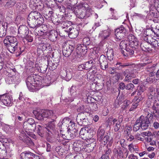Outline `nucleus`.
<instances>
[{
	"label": "nucleus",
	"mask_w": 159,
	"mask_h": 159,
	"mask_svg": "<svg viewBox=\"0 0 159 159\" xmlns=\"http://www.w3.org/2000/svg\"><path fill=\"white\" fill-rule=\"evenodd\" d=\"M51 111L52 112V113L50 114H49V116L48 117H49L50 118H52V122H53L55 121V120L57 119V117L56 115L54 114L53 111Z\"/></svg>",
	"instance_id": "obj_54"
},
{
	"label": "nucleus",
	"mask_w": 159,
	"mask_h": 159,
	"mask_svg": "<svg viewBox=\"0 0 159 159\" xmlns=\"http://www.w3.org/2000/svg\"><path fill=\"white\" fill-rule=\"evenodd\" d=\"M23 127L25 132L28 134L34 131L36 126L35 120L32 118H29L24 123Z\"/></svg>",
	"instance_id": "obj_3"
},
{
	"label": "nucleus",
	"mask_w": 159,
	"mask_h": 159,
	"mask_svg": "<svg viewBox=\"0 0 159 159\" xmlns=\"http://www.w3.org/2000/svg\"><path fill=\"white\" fill-rule=\"evenodd\" d=\"M134 49L129 45V47L127 48L124 50L122 51V53L125 57H129L133 55L134 54Z\"/></svg>",
	"instance_id": "obj_24"
},
{
	"label": "nucleus",
	"mask_w": 159,
	"mask_h": 159,
	"mask_svg": "<svg viewBox=\"0 0 159 159\" xmlns=\"http://www.w3.org/2000/svg\"><path fill=\"white\" fill-rule=\"evenodd\" d=\"M24 137L23 138H22L20 137V139L23 141L25 143L27 144L28 145H29L32 142L30 139L27 137L25 134H24Z\"/></svg>",
	"instance_id": "obj_49"
},
{
	"label": "nucleus",
	"mask_w": 159,
	"mask_h": 159,
	"mask_svg": "<svg viewBox=\"0 0 159 159\" xmlns=\"http://www.w3.org/2000/svg\"><path fill=\"white\" fill-rule=\"evenodd\" d=\"M111 152V149L107 148L104 151V153L102 155L107 156L109 157V155Z\"/></svg>",
	"instance_id": "obj_59"
},
{
	"label": "nucleus",
	"mask_w": 159,
	"mask_h": 159,
	"mask_svg": "<svg viewBox=\"0 0 159 159\" xmlns=\"http://www.w3.org/2000/svg\"><path fill=\"white\" fill-rule=\"evenodd\" d=\"M58 33L55 30L51 31L49 34V39L52 42H55L57 40Z\"/></svg>",
	"instance_id": "obj_26"
},
{
	"label": "nucleus",
	"mask_w": 159,
	"mask_h": 159,
	"mask_svg": "<svg viewBox=\"0 0 159 159\" xmlns=\"http://www.w3.org/2000/svg\"><path fill=\"white\" fill-rule=\"evenodd\" d=\"M156 65L154 64L151 66L150 65L148 66L146 68V70L148 72H149L148 74L149 76L147 80L150 82H153L154 81L156 80V71H155V66Z\"/></svg>",
	"instance_id": "obj_5"
},
{
	"label": "nucleus",
	"mask_w": 159,
	"mask_h": 159,
	"mask_svg": "<svg viewBox=\"0 0 159 159\" xmlns=\"http://www.w3.org/2000/svg\"><path fill=\"white\" fill-rule=\"evenodd\" d=\"M127 31L125 28L121 26L115 30V39L116 41H119L126 35Z\"/></svg>",
	"instance_id": "obj_6"
},
{
	"label": "nucleus",
	"mask_w": 159,
	"mask_h": 159,
	"mask_svg": "<svg viewBox=\"0 0 159 159\" xmlns=\"http://www.w3.org/2000/svg\"><path fill=\"white\" fill-rule=\"evenodd\" d=\"M61 22H57L59 24H61L62 25H63L62 26L63 28L66 29L65 30H64L65 31L68 32V30H67L69 28H71L72 27L71 26V22L70 21H69L68 20H66L62 22L60 21Z\"/></svg>",
	"instance_id": "obj_30"
},
{
	"label": "nucleus",
	"mask_w": 159,
	"mask_h": 159,
	"mask_svg": "<svg viewBox=\"0 0 159 159\" xmlns=\"http://www.w3.org/2000/svg\"><path fill=\"white\" fill-rule=\"evenodd\" d=\"M82 55L78 51H77L76 50V52H74L72 54V57L74 59H77L79 57V56H81Z\"/></svg>",
	"instance_id": "obj_60"
},
{
	"label": "nucleus",
	"mask_w": 159,
	"mask_h": 159,
	"mask_svg": "<svg viewBox=\"0 0 159 159\" xmlns=\"http://www.w3.org/2000/svg\"><path fill=\"white\" fill-rule=\"evenodd\" d=\"M16 6L17 9L19 10V11L22 13L25 12L27 8L26 5L24 3H17Z\"/></svg>",
	"instance_id": "obj_32"
},
{
	"label": "nucleus",
	"mask_w": 159,
	"mask_h": 159,
	"mask_svg": "<svg viewBox=\"0 0 159 159\" xmlns=\"http://www.w3.org/2000/svg\"><path fill=\"white\" fill-rule=\"evenodd\" d=\"M140 127H141V124L138 118L134 125L133 130L134 131H137L139 129Z\"/></svg>",
	"instance_id": "obj_46"
},
{
	"label": "nucleus",
	"mask_w": 159,
	"mask_h": 159,
	"mask_svg": "<svg viewBox=\"0 0 159 159\" xmlns=\"http://www.w3.org/2000/svg\"><path fill=\"white\" fill-rule=\"evenodd\" d=\"M74 128V129L71 130V129H70V130H69L67 132V136L69 140H71L73 139L76 137L78 134V130L77 129H75Z\"/></svg>",
	"instance_id": "obj_28"
},
{
	"label": "nucleus",
	"mask_w": 159,
	"mask_h": 159,
	"mask_svg": "<svg viewBox=\"0 0 159 159\" xmlns=\"http://www.w3.org/2000/svg\"><path fill=\"white\" fill-rule=\"evenodd\" d=\"M155 94V92L154 89L153 88H151L148 94V99H152L154 97Z\"/></svg>",
	"instance_id": "obj_44"
},
{
	"label": "nucleus",
	"mask_w": 159,
	"mask_h": 159,
	"mask_svg": "<svg viewBox=\"0 0 159 159\" xmlns=\"http://www.w3.org/2000/svg\"><path fill=\"white\" fill-rule=\"evenodd\" d=\"M29 32V29L25 25H20L18 29V33L21 38L25 37L28 34Z\"/></svg>",
	"instance_id": "obj_16"
},
{
	"label": "nucleus",
	"mask_w": 159,
	"mask_h": 159,
	"mask_svg": "<svg viewBox=\"0 0 159 159\" xmlns=\"http://www.w3.org/2000/svg\"><path fill=\"white\" fill-rule=\"evenodd\" d=\"M107 55L108 60L110 61L112 60L114 56V52L112 49L107 50Z\"/></svg>",
	"instance_id": "obj_40"
},
{
	"label": "nucleus",
	"mask_w": 159,
	"mask_h": 159,
	"mask_svg": "<svg viewBox=\"0 0 159 159\" xmlns=\"http://www.w3.org/2000/svg\"><path fill=\"white\" fill-rule=\"evenodd\" d=\"M95 146V143H91L88 144H86L85 143V145L84 146V150L83 151L86 152L88 153L90 152L93 150Z\"/></svg>",
	"instance_id": "obj_29"
},
{
	"label": "nucleus",
	"mask_w": 159,
	"mask_h": 159,
	"mask_svg": "<svg viewBox=\"0 0 159 159\" xmlns=\"http://www.w3.org/2000/svg\"><path fill=\"white\" fill-rule=\"evenodd\" d=\"M139 105V101H137L136 102H134L130 108L129 111H131L133 110L134 109L136 108L137 106Z\"/></svg>",
	"instance_id": "obj_57"
},
{
	"label": "nucleus",
	"mask_w": 159,
	"mask_h": 159,
	"mask_svg": "<svg viewBox=\"0 0 159 159\" xmlns=\"http://www.w3.org/2000/svg\"><path fill=\"white\" fill-rule=\"evenodd\" d=\"M77 88L76 86H72L70 89V97H68L67 99H65L66 102H71L73 101L74 99L76 97V95Z\"/></svg>",
	"instance_id": "obj_17"
},
{
	"label": "nucleus",
	"mask_w": 159,
	"mask_h": 159,
	"mask_svg": "<svg viewBox=\"0 0 159 159\" xmlns=\"http://www.w3.org/2000/svg\"><path fill=\"white\" fill-rule=\"evenodd\" d=\"M75 48V46L74 44L71 45H65L62 48L63 54L66 57H69Z\"/></svg>",
	"instance_id": "obj_12"
},
{
	"label": "nucleus",
	"mask_w": 159,
	"mask_h": 159,
	"mask_svg": "<svg viewBox=\"0 0 159 159\" xmlns=\"http://www.w3.org/2000/svg\"><path fill=\"white\" fill-rule=\"evenodd\" d=\"M33 153L29 151H25L21 153V159H31Z\"/></svg>",
	"instance_id": "obj_35"
},
{
	"label": "nucleus",
	"mask_w": 159,
	"mask_h": 159,
	"mask_svg": "<svg viewBox=\"0 0 159 159\" xmlns=\"http://www.w3.org/2000/svg\"><path fill=\"white\" fill-rule=\"evenodd\" d=\"M27 22L30 27L33 29L37 28L41 26L43 24L40 23L39 24L38 21H37L36 20L29 17H28Z\"/></svg>",
	"instance_id": "obj_19"
},
{
	"label": "nucleus",
	"mask_w": 159,
	"mask_h": 159,
	"mask_svg": "<svg viewBox=\"0 0 159 159\" xmlns=\"http://www.w3.org/2000/svg\"><path fill=\"white\" fill-rule=\"evenodd\" d=\"M86 130L85 129L82 128L79 132V135L80 137L84 140H85L86 139V135L87 134L88 132V129Z\"/></svg>",
	"instance_id": "obj_37"
},
{
	"label": "nucleus",
	"mask_w": 159,
	"mask_h": 159,
	"mask_svg": "<svg viewBox=\"0 0 159 159\" xmlns=\"http://www.w3.org/2000/svg\"><path fill=\"white\" fill-rule=\"evenodd\" d=\"M145 88L143 86H141L139 87V89L138 91L137 95L138 96L140 95L143 92Z\"/></svg>",
	"instance_id": "obj_56"
},
{
	"label": "nucleus",
	"mask_w": 159,
	"mask_h": 159,
	"mask_svg": "<svg viewBox=\"0 0 159 159\" xmlns=\"http://www.w3.org/2000/svg\"><path fill=\"white\" fill-rule=\"evenodd\" d=\"M114 153L117 154V156L118 158H123L124 157V154L122 150L120 147L115 148L113 150Z\"/></svg>",
	"instance_id": "obj_31"
},
{
	"label": "nucleus",
	"mask_w": 159,
	"mask_h": 159,
	"mask_svg": "<svg viewBox=\"0 0 159 159\" xmlns=\"http://www.w3.org/2000/svg\"><path fill=\"white\" fill-rule=\"evenodd\" d=\"M83 43H85L86 46V45H89L90 43V41L89 38L88 37H85L83 39Z\"/></svg>",
	"instance_id": "obj_53"
},
{
	"label": "nucleus",
	"mask_w": 159,
	"mask_h": 159,
	"mask_svg": "<svg viewBox=\"0 0 159 159\" xmlns=\"http://www.w3.org/2000/svg\"><path fill=\"white\" fill-rule=\"evenodd\" d=\"M77 122L79 125L82 126H87L89 125L88 119H85L82 120H77Z\"/></svg>",
	"instance_id": "obj_47"
},
{
	"label": "nucleus",
	"mask_w": 159,
	"mask_h": 159,
	"mask_svg": "<svg viewBox=\"0 0 159 159\" xmlns=\"http://www.w3.org/2000/svg\"><path fill=\"white\" fill-rule=\"evenodd\" d=\"M134 86L132 83H129L126 85V89L130 90H132L134 88Z\"/></svg>",
	"instance_id": "obj_55"
},
{
	"label": "nucleus",
	"mask_w": 159,
	"mask_h": 159,
	"mask_svg": "<svg viewBox=\"0 0 159 159\" xmlns=\"http://www.w3.org/2000/svg\"><path fill=\"white\" fill-rule=\"evenodd\" d=\"M144 111L145 112H146L147 113V116L146 117H144V118L147 117L148 119H149V121L150 122H152V119H153V117H154L153 115V112H151L150 113L149 112L150 110L149 109H146L144 110Z\"/></svg>",
	"instance_id": "obj_42"
},
{
	"label": "nucleus",
	"mask_w": 159,
	"mask_h": 159,
	"mask_svg": "<svg viewBox=\"0 0 159 159\" xmlns=\"http://www.w3.org/2000/svg\"><path fill=\"white\" fill-rule=\"evenodd\" d=\"M37 128V132L38 134L41 137H43L44 136V130L45 129V128L43 126L39 125H38Z\"/></svg>",
	"instance_id": "obj_39"
},
{
	"label": "nucleus",
	"mask_w": 159,
	"mask_h": 159,
	"mask_svg": "<svg viewBox=\"0 0 159 159\" xmlns=\"http://www.w3.org/2000/svg\"><path fill=\"white\" fill-rule=\"evenodd\" d=\"M111 33V31L109 30L102 31L99 33L98 37L102 40H105L108 38Z\"/></svg>",
	"instance_id": "obj_23"
},
{
	"label": "nucleus",
	"mask_w": 159,
	"mask_h": 159,
	"mask_svg": "<svg viewBox=\"0 0 159 159\" xmlns=\"http://www.w3.org/2000/svg\"><path fill=\"white\" fill-rule=\"evenodd\" d=\"M85 18H87L92 15L93 11L91 9L88 8L85 10Z\"/></svg>",
	"instance_id": "obj_52"
},
{
	"label": "nucleus",
	"mask_w": 159,
	"mask_h": 159,
	"mask_svg": "<svg viewBox=\"0 0 159 159\" xmlns=\"http://www.w3.org/2000/svg\"><path fill=\"white\" fill-rule=\"evenodd\" d=\"M146 33L147 34V37H145L144 39L145 41H148L152 47V49L157 48L158 47L157 42V40L153 38L150 34H152L154 33V34H156L155 32L153 30V29L151 28H148L146 30Z\"/></svg>",
	"instance_id": "obj_4"
},
{
	"label": "nucleus",
	"mask_w": 159,
	"mask_h": 159,
	"mask_svg": "<svg viewBox=\"0 0 159 159\" xmlns=\"http://www.w3.org/2000/svg\"><path fill=\"white\" fill-rule=\"evenodd\" d=\"M141 48L143 51L145 52H150L152 50V47L150 43L148 41H145L143 42L140 45Z\"/></svg>",
	"instance_id": "obj_22"
},
{
	"label": "nucleus",
	"mask_w": 159,
	"mask_h": 159,
	"mask_svg": "<svg viewBox=\"0 0 159 159\" xmlns=\"http://www.w3.org/2000/svg\"><path fill=\"white\" fill-rule=\"evenodd\" d=\"M119 117L120 118L118 121L115 118L113 119L112 121L113 125H114V130L116 132L117 131L120 129L123 120L122 116H120Z\"/></svg>",
	"instance_id": "obj_21"
},
{
	"label": "nucleus",
	"mask_w": 159,
	"mask_h": 159,
	"mask_svg": "<svg viewBox=\"0 0 159 159\" xmlns=\"http://www.w3.org/2000/svg\"><path fill=\"white\" fill-rule=\"evenodd\" d=\"M57 9L60 11V12H64L65 11V7L63 5L61 6L57 5Z\"/></svg>",
	"instance_id": "obj_64"
},
{
	"label": "nucleus",
	"mask_w": 159,
	"mask_h": 159,
	"mask_svg": "<svg viewBox=\"0 0 159 159\" xmlns=\"http://www.w3.org/2000/svg\"><path fill=\"white\" fill-rule=\"evenodd\" d=\"M28 17L38 21L39 23H43L44 22V18L40 13L37 11H31L28 15Z\"/></svg>",
	"instance_id": "obj_11"
},
{
	"label": "nucleus",
	"mask_w": 159,
	"mask_h": 159,
	"mask_svg": "<svg viewBox=\"0 0 159 159\" xmlns=\"http://www.w3.org/2000/svg\"><path fill=\"white\" fill-rule=\"evenodd\" d=\"M136 71V69H134L133 70L129 71L128 70H126L123 73V75L125 76L124 79L125 81H129L132 78L136 77V75L134 73V71Z\"/></svg>",
	"instance_id": "obj_15"
},
{
	"label": "nucleus",
	"mask_w": 159,
	"mask_h": 159,
	"mask_svg": "<svg viewBox=\"0 0 159 159\" xmlns=\"http://www.w3.org/2000/svg\"><path fill=\"white\" fill-rule=\"evenodd\" d=\"M93 62L90 61L84 63L85 70H88L91 68L93 65Z\"/></svg>",
	"instance_id": "obj_48"
},
{
	"label": "nucleus",
	"mask_w": 159,
	"mask_h": 159,
	"mask_svg": "<svg viewBox=\"0 0 159 159\" xmlns=\"http://www.w3.org/2000/svg\"><path fill=\"white\" fill-rule=\"evenodd\" d=\"M126 85L123 82L120 83L119 84V88L121 90H123L125 89H126Z\"/></svg>",
	"instance_id": "obj_63"
},
{
	"label": "nucleus",
	"mask_w": 159,
	"mask_h": 159,
	"mask_svg": "<svg viewBox=\"0 0 159 159\" xmlns=\"http://www.w3.org/2000/svg\"><path fill=\"white\" fill-rule=\"evenodd\" d=\"M99 61L102 70H105L108 68V62L106 57L103 55H102L100 56Z\"/></svg>",
	"instance_id": "obj_18"
},
{
	"label": "nucleus",
	"mask_w": 159,
	"mask_h": 159,
	"mask_svg": "<svg viewBox=\"0 0 159 159\" xmlns=\"http://www.w3.org/2000/svg\"><path fill=\"white\" fill-rule=\"evenodd\" d=\"M130 44L128 41L125 40H122L120 44V49H121V52H122V51L126 49L127 48L129 47Z\"/></svg>",
	"instance_id": "obj_33"
},
{
	"label": "nucleus",
	"mask_w": 159,
	"mask_h": 159,
	"mask_svg": "<svg viewBox=\"0 0 159 159\" xmlns=\"http://www.w3.org/2000/svg\"><path fill=\"white\" fill-rule=\"evenodd\" d=\"M68 33L69 37L71 39L76 38L78 35L79 33L78 28L77 29L76 28H69L67 30Z\"/></svg>",
	"instance_id": "obj_20"
},
{
	"label": "nucleus",
	"mask_w": 159,
	"mask_h": 159,
	"mask_svg": "<svg viewBox=\"0 0 159 159\" xmlns=\"http://www.w3.org/2000/svg\"><path fill=\"white\" fill-rule=\"evenodd\" d=\"M85 145V143L83 141H81L79 140H77L74 142L73 146L74 148H78V150L80 149V151L81 149L83 150L84 148V146Z\"/></svg>",
	"instance_id": "obj_27"
},
{
	"label": "nucleus",
	"mask_w": 159,
	"mask_h": 159,
	"mask_svg": "<svg viewBox=\"0 0 159 159\" xmlns=\"http://www.w3.org/2000/svg\"><path fill=\"white\" fill-rule=\"evenodd\" d=\"M123 101V99L121 97H119L115 101V107L118 108L119 105L121 104Z\"/></svg>",
	"instance_id": "obj_50"
},
{
	"label": "nucleus",
	"mask_w": 159,
	"mask_h": 159,
	"mask_svg": "<svg viewBox=\"0 0 159 159\" xmlns=\"http://www.w3.org/2000/svg\"><path fill=\"white\" fill-rule=\"evenodd\" d=\"M128 38L129 40L128 41L130 46L134 49H136L139 45V42L137 38L135 36L132 34H130L128 36Z\"/></svg>",
	"instance_id": "obj_14"
},
{
	"label": "nucleus",
	"mask_w": 159,
	"mask_h": 159,
	"mask_svg": "<svg viewBox=\"0 0 159 159\" xmlns=\"http://www.w3.org/2000/svg\"><path fill=\"white\" fill-rule=\"evenodd\" d=\"M38 48L42 51H45L47 49L45 43H40L38 46Z\"/></svg>",
	"instance_id": "obj_51"
},
{
	"label": "nucleus",
	"mask_w": 159,
	"mask_h": 159,
	"mask_svg": "<svg viewBox=\"0 0 159 159\" xmlns=\"http://www.w3.org/2000/svg\"><path fill=\"white\" fill-rule=\"evenodd\" d=\"M25 37V39L28 42H31L33 41V37L30 35H27Z\"/></svg>",
	"instance_id": "obj_58"
},
{
	"label": "nucleus",
	"mask_w": 159,
	"mask_h": 159,
	"mask_svg": "<svg viewBox=\"0 0 159 159\" xmlns=\"http://www.w3.org/2000/svg\"><path fill=\"white\" fill-rule=\"evenodd\" d=\"M71 122V119L68 117H65L64 118L62 121L61 123H59L58 124V126L60 127L61 125V127L62 126L67 127V125H68L70 123V122Z\"/></svg>",
	"instance_id": "obj_34"
},
{
	"label": "nucleus",
	"mask_w": 159,
	"mask_h": 159,
	"mask_svg": "<svg viewBox=\"0 0 159 159\" xmlns=\"http://www.w3.org/2000/svg\"><path fill=\"white\" fill-rule=\"evenodd\" d=\"M76 50L80 54L83 55H84L87 52L86 46L83 44L78 45L76 48Z\"/></svg>",
	"instance_id": "obj_25"
},
{
	"label": "nucleus",
	"mask_w": 159,
	"mask_h": 159,
	"mask_svg": "<svg viewBox=\"0 0 159 159\" xmlns=\"http://www.w3.org/2000/svg\"><path fill=\"white\" fill-rule=\"evenodd\" d=\"M131 65L129 63H122L120 62H118L115 65V67L118 69H120L125 67L131 66Z\"/></svg>",
	"instance_id": "obj_38"
},
{
	"label": "nucleus",
	"mask_w": 159,
	"mask_h": 159,
	"mask_svg": "<svg viewBox=\"0 0 159 159\" xmlns=\"http://www.w3.org/2000/svg\"><path fill=\"white\" fill-rule=\"evenodd\" d=\"M48 68V66L46 65H42L40 66H39L36 69L38 71L42 73H44L46 72Z\"/></svg>",
	"instance_id": "obj_43"
},
{
	"label": "nucleus",
	"mask_w": 159,
	"mask_h": 159,
	"mask_svg": "<svg viewBox=\"0 0 159 159\" xmlns=\"http://www.w3.org/2000/svg\"><path fill=\"white\" fill-rule=\"evenodd\" d=\"M48 64L47 66L48 68L52 70H55L58 64L57 63H53L52 61L50 60V58L48 60Z\"/></svg>",
	"instance_id": "obj_36"
},
{
	"label": "nucleus",
	"mask_w": 159,
	"mask_h": 159,
	"mask_svg": "<svg viewBox=\"0 0 159 159\" xmlns=\"http://www.w3.org/2000/svg\"><path fill=\"white\" fill-rule=\"evenodd\" d=\"M78 6H76L75 7H74L72 5H68L67 6V8L69 9L72 12H73L74 13H75V9L76 8V7H77Z\"/></svg>",
	"instance_id": "obj_61"
},
{
	"label": "nucleus",
	"mask_w": 159,
	"mask_h": 159,
	"mask_svg": "<svg viewBox=\"0 0 159 159\" xmlns=\"http://www.w3.org/2000/svg\"><path fill=\"white\" fill-rule=\"evenodd\" d=\"M152 112L154 117L157 119H158L159 118V110L155 111H153Z\"/></svg>",
	"instance_id": "obj_62"
},
{
	"label": "nucleus",
	"mask_w": 159,
	"mask_h": 159,
	"mask_svg": "<svg viewBox=\"0 0 159 159\" xmlns=\"http://www.w3.org/2000/svg\"><path fill=\"white\" fill-rule=\"evenodd\" d=\"M85 8L84 6L82 5H79L75 9V10L74 13L79 18L86 19Z\"/></svg>",
	"instance_id": "obj_9"
},
{
	"label": "nucleus",
	"mask_w": 159,
	"mask_h": 159,
	"mask_svg": "<svg viewBox=\"0 0 159 159\" xmlns=\"http://www.w3.org/2000/svg\"><path fill=\"white\" fill-rule=\"evenodd\" d=\"M98 140L104 145L108 143L107 145L111 146L113 142L112 138H110L108 133H105L104 130L99 128L97 131Z\"/></svg>",
	"instance_id": "obj_2"
},
{
	"label": "nucleus",
	"mask_w": 159,
	"mask_h": 159,
	"mask_svg": "<svg viewBox=\"0 0 159 159\" xmlns=\"http://www.w3.org/2000/svg\"><path fill=\"white\" fill-rule=\"evenodd\" d=\"M35 117L39 120H43L44 118H47L49 116V114L52 113L51 110L34 111L33 112Z\"/></svg>",
	"instance_id": "obj_7"
},
{
	"label": "nucleus",
	"mask_w": 159,
	"mask_h": 159,
	"mask_svg": "<svg viewBox=\"0 0 159 159\" xmlns=\"http://www.w3.org/2000/svg\"><path fill=\"white\" fill-rule=\"evenodd\" d=\"M27 86L30 90H31L35 87V84H40V81L34 78L33 74L29 76L26 81Z\"/></svg>",
	"instance_id": "obj_8"
},
{
	"label": "nucleus",
	"mask_w": 159,
	"mask_h": 159,
	"mask_svg": "<svg viewBox=\"0 0 159 159\" xmlns=\"http://www.w3.org/2000/svg\"><path fill=\"white\" fill-rule=\"evenodd\" d=\"M0 101L3 105L7 106H11L13 103V100L7 94L0 95Z\"/></svg>",
	"instance_id": "obj_10"
},
{
	"label": "nucleus",
	"mask_w": 159,
	"mask_h": 159,
	"mask_svg": "<svg viewBox=\"0 0 159 159\" xmlns=\"http://www.w3.org/2000/svg\"><path fill=\"white\" fill-rule=\"evenodd\" d=\"M3 43L8 50L11 53L15 52H18V55L21 54L23 50L18 47V41L15 37L7 36L3 40Z\"/></svg>",
	"instance_id": "obj_1"
},
{
	"label": "nucleus",
	"mask_w": 159,
	"mask_h": 159,
	"mask_svg": "<svg viewBox=\"0 0 159 159\" xmlns=\"http://www.w3.org/2000/svg\"><path fill=\"white\" fill-rule=\"evenodd\" d=\"M139 119L141 125V127L142 129L145 130L147 129L151 124V122L149 121V119L147 117L144 118L143 116H141Z\"/></svg>",
	"instance_id": "obj_13"
},
{
	"label": "nucleus",
	"mask_w": 159,
	"mask_h": 159,
	"mask_svg": "<svg viewBox=\"0 0 159 159\" xmlns=\"http://www.w3.org/2000/svg\"><path fill=\"white\" fill-rule=\"evenodd\" d=\"M53 12L52 11H49L48 13L47 14V16H48L49 17H50L51 19V20L52 22H61L60 20H58V18L57 17V18H56L55 19H54V17H53V16L52 15Z\"/></svg>",
	"instance_id": "obj_45"
},
{
	"label": "nucleus",
	"mask_w": 159,
	"mask_h": 159,
	"mask_svg": "<svg viewBox=\"0 0 159 159\" xmlns=\"http://www.w3.org/2000/svg\"><path fill=\"white\" fill-rule=\"evenodd\" d=\"M87 113L85 112H81L79 113L77 116V121L82 120L85 119H88L87 116L86 115Z\"/></svg>",
	"instance_id": "obj_41"
}]
</instances>
